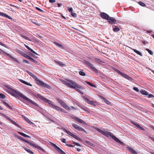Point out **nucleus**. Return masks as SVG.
Segmentation results:
<instances>
[{
    "label": "nucleus",
    "mask_w": 154,
    "mask_h": 154,
    "mask_svg": "<svg viewBox=\"0 0 154 154\" xmlns=\"http://www.w3.org/2000/svg\"><path fill=\"white\" fill-rule=\"evenodd\" d=\"M68 134L70 136L74 138L75 139L80 141H82V140L81 139H80L79 137H77L76 135H75L73 133H72L68 131Z\"/></svg>",
    "instance_id": "obj_14"
},
{
    "label": "nucleus",
    "mask_w": 154,
    "mask_h": 154,
    "mask_svg": "<svg viewBox=\"0 0 154 154\" xmlns=\"http://www.w3.org/2000/svg\"><path fill=\"white\" fill-rule=\"evenodd\" d=\"M73 144H74L75 145L78 146H81V145L78 143H76V142H74Z\"/></svg>",
    "instance_id": "obj_53"
},
{
    "label": "nucleus",
    "mask_w": 154,
    "mask_h": 154,
    "mask_svg": "<svg viewBox=\"0 0 154 154\" xmlns=\"http://www.w3.org/2000/svg\"><path fill=\"white\" fill-rule=\"evenodd\" d=\"M7 119L8 120L11 122V121H13V120H12L11 119H10V118H8V117H7Z\"/></svg>",
    "instance_id": "obj_61"
},
{
    "label": "nucleus",
    "mask_w": 154,
    "mask_h": 154,
    "mask_svg": "<svg viewBox=\"0 0 154 154\" xmlns=\"http://www.w3.org/2000/svg\"><path fill=\"white\" fill-rule=\"evenodd\" d=\"M49 2L51 3H54L55 2V0H49Z\"/></svg>",
    "instance_id": "obj_58"
},
{
    "label": "nucleus",
    "mask_w": 154,
    "mask_h": 154,
    "mask_svg": "<svg viewBox=\"0 0 154 154\" xmlns=\"http://www.w3.org/2000/svg\"><path fill=\"white\" fill-rule=\"evenodd\" d=\"M138 128L142 131H145V129L143 128L142 127H141L140 126Z\"/></svg>",
    "instance_id": "obj_59"
},
{
    "label": "nucleus",
    "mask_w": 154,
    "mask_h": 154,
    "mask_svg": "<svg viewBox=\"0 0 154 154\" xmlns=\"http://www.w3.org/2000/svg\"><path fill=\"white\" fill-rule=\"evenodd\" d=\"M66 80H65L63 79H60V81L62 82L65 85L67 86V82Z\"/></svg>",
    "instance_id": "obj_25"
},
{
    "label": "nucleus",
    "mask_w": 154,
    "mask_h": 154,
    "mask_svg": "<svg viewBox=\"0 0 154 154\" xmlns=\"http://www.w3.org/2000/svg\"><path fill=\"white\" fill-rule=\"evenodd\" d=\"M24 149L27 152L30 153V154H33V152L30 150V149H28L26 147L24 148Z\"/></svg>",
    "instance_id": "obj_26"
},
{
    "label": "nucleus",
    "mask_w": 154,
    "mask_h": 154,
    "mask_svg": "<svg viewBox=\"0 0 154 154\" xmlns=\"http://www.w3.org/2000/svg\"><path fill=\"white\" fill-rule=\"evenodd\" d=\"M68 87L72 88L74 89L77 87L80 90H83V87L77 84L76 82L72 80H68Z\"/></svg>",
    "instance_id": "obj_5"
},
{
    "label": "nucleus",
    "mask_w": 154,
    "mask_h": 154,
    "mask_svg": "<svg viewBox=\"0 0 154 154\" xmlns=\"http://www.w3.org/2000/svg\"><path fill=\"white\" fill-rule=\"evenodd\" d=\"M136 127L138 128H139V127L140 126L137 124V123L133 122L132 123Z\"/></svg>",
    "instance_id": "obj_48"
},
{
    "label": "nucleus",
    "mask_w": 154,
    "mask_h": 154,
    "mask_svg": "<svg viewBox=\"0 0 154 154\" xmlns=\"http://www.w3.org/2000/svg\"><path fill=\"white\" fill-rule=\"evenodd\" d=\"M2 101L3 102V103L4 104L5 106H7V105H8V104L5 101Z\"/></svg>",
    "instance_id": "obj_63"
},
{
    "label": "nucleus",
    "mask_w": 154,
    "mask_h": 154,
    "mask_svg": "<svg viewBox=\"0 0 154 154\" xmlns=\"http://www.w3.org/2000/svg\"><path fill=\"white\" fill-rule=\"evenodd\" d=\"M133 89L134 91H136L137 92H138L139 91V90L136 87H134L133 88Z\"/></svg>",
    "instance_id": "obj_51"
},
{
    "label": "nucleus",
    "mask_w": 154,
    "mask_h": 154,
    "mask_svg": "<svg viewBox=\"0 0 154 154\" xmlns=\"http://www.w3.org/2000/svg\"><path fill=\"white\" fill-rule=\"evenodd\" d=\"M5 14V13H2V12H0V16H2L3 17H4V14Z\"/></svg>",
    "instance_id": "obj_62"
},
{
    "label": "nucleus",
    "mask_w": 154,
    "mask_h": 154,
    "mask_svg": "<svg viewBox=\"0 0 154 154\" xmlns=\"http://www.w3.org/2000/svg\"><path fill=\"white\" fill-rule=\"evenodd\" d=\"M68 146L74 147V145H71L68 144Z\"/></svg>",
    "instance_id": "obj_60"
},
{
    "label": "nucleus",
    "mask_w": 154,
    "mask_h": 154,
    "mask_svg": "<svg viewBox=\"0 0 154 154\" xmlns=\"http://www.w3.org/2000/svg\"><path fill=\"white\" fill-rule=\"evenodd\" d=\"M27 73L33 79H34L37 82V84L39 86H42L44 88H46L48 89L51 88V87L49 85L46 84L44 82L39 80L37 77L32 72L28 71H26Z\"/></svg>",
    "instance_id": "obj_4"
},
{
    "label": "nucleus",
    "mask_w": 154,
    "mask_h": 154,
    "mask_svg": "<svg viewBox=\"0 0 154 154\" xmlns=\"http://www.w3.org/2000/svg\"><path fill=\"white\" fill-rule=\"evenodd\" d=\"M5 97L4 94L0 93V98L4 99L5 98Z\"/></svg>",
    "instance_id": "obj_44"
},
{
    "label": "nucleus",
    "mask_w": 154,
    "mask_h": 154,
    "mask_svg": "<svg viewBox=\"0 0 154 154\" xmlns=\"http://www.w3.org/2000/svg\"><path fill=\"white\" fill-rule=\"evenodd\" d=\"M18 138L21 140L23 141L24 142H26V143H27L29 144L30 145L33 146V147L37 148L38 149H40L43 152H45V150L44 149L41 147L40 146H39L38 145H35L33 143H31L29 142V141L27 140H26L24 139V138H23V137H18Z\"/></svg>",
    "instance_id": "obj_6"
},
{
    "label": "nucleus",
    "mask_w": 154,
    "mask_h": 154,
    "mask_svg": "<svg viewBox=\"0 0 154 154\" xmlns=\"http://www.w3.org/2000/svg\"><path fill=\"white\" fill-rule=\"evenodd\" d=\"M19 53L21 54V55H23V56H26V54L24 52H23V51H20L19 52Z\"/></svg>",
    "instance_id": "obj_50"
},
{
    "label": "nucleus",
    "mask_w": 154,
    "mask_h": 154,
    "mask_svg": "<svg viewBox=\"0 0 154 154\" xmlns=\"http://www.w3.org/2000/svg\"><path fill=\"white\" fill-rule=\"evenodd\" d=\"M30 60L31 61L34 62V63H37V62L35 60L33 59L32 58V57L30 59Z\"/></svg>",
    "instance_id": "obj_45"
},
{
    "label": "nucleus",
    "mask_w": 154,
    "mask_h": 154,
    "mask_svg": "<svg viewBox=\"0 0 154 154\" xmlns=\"http://www.w3.org/2000/svg\"><path fill=\"white\" fill-rule=\"evenodd\" d=\"M0 50H1L4 53V55L5 56H7L10 58H11L13 60H15V58L14 57H13L12 56H11V55L3 51L2 50H1L0 49Z\"/></svg>",
    "instance_id": "obj_16"
},
{
    "label": "nucleus",
    "mask_w": 154,
    "mask_h": 154,
    "mask_svg": "<svg viewBox=\"0 0 154 154\" xmlns=\"http://www.w3.org/2000/svg\"><path fill=\"white\" fill-rule=\"evenodd\" d=\"M55 62L60 66H65V64H64L62 63L61 62L55 61Z\"/></svg>",
    "instance_id": "obj_27"
},
{
    "label": "nucleus",
    "mask_w": 154,
    "mask_h": 154,
    "mask_svg": "<svg viewBox=\"0 0 154 154\" xmlns=\"http://www.w3.org/2000/svg\"><path fill=\"white\" fill-rule=\"evenodd\" d=\"M35 96L37 98H39L45 102L48 103L49 106L55 109L58 111L63 112V111L64 110V109H62L60 107L54 105V103L52 101L50 100L43 96L38 94H36V95H35Z\"/></svg>",
    "instance_id": "obj_3"
},
{
    "label": "nucleus",
    "mask_w": 154,
    "mask_h": 154,
    "mask_svg": "<svg viewBox=\"0 0 154 154\" xmlns=\"http://www.w3.org/2000/svg\"><path fill=\"white\" fill-rule=\"evenodd\" d=\"M107 20L109 24H112L116 23V20L114 17H109Z\"/></svg>",
    "instance_id": "obj_12"
},
{
    "label": "nucleus",
    "mask_w": 154,
    "mask_h": 154,
    "mask_svg": "<svg viewBox=\"0 0 154 154\" xmlns=\"http://www.w3.org/2000/svg\"><path fill=\"white\" fill-rule=\"evenodd\" d=\"M19 80L22 83L26 85H29V86H32V85L31 84H30L23 80L22 79H19Z\"/></svg>",
    "instance_id": "obj_19"
},
{
    "label": "nucleus",
    "mask_w": 154,
    "mask_h": 154,
    "mask_svg": "<svg viewBox=\"0 0 154 154\" xmlns=\"http://www.w3.org/2000/svg\"><path fill=\"white\" fill-rule=\"evenodd\" d=\"M84 63L91 69L93 71L96 73H98V71L97 69L93 65V64H91L88 61L85 60L84 61Z\"/></svg>",
    "instance_id": "obj_7"
},
{
    "label": "nucleus",
    "mask_w": 154,
    "mask_h": 154,
    "mask_svg": "<svg viewBox=\"0 0 154 154\" xmlns=\"http://www.w3.org/2000/svg\"><path fill=\"white\" fill-rule=\"evenodd\" d=\"M95 60H96V61H97V63H98L99 64H101V63L102 62V61L100 59L95 58Z\"/></svg>",
    "instance_id": "obj_29"
},
{
    "label": "nucleus",
    "mask_w": 154,
    "mask_h": 154,
    "mask_svg": "<svg viewBox=\"0 0 154 154\" xmlns=\"http://www.w3.org/2000/svg\"><path fill=\"white\" fill-rule=\"evenodd\" d=\"M25 120L28 123L30 124H33V123L31 122L27 118H26L25 119Z\"/></svg>",
    "instance_id": "obj_39"
},
{
    "label": "nucleus",
    "mask_w": 154,
    "mask_h": 154,
    "mask_svg": "<svg viewBox=\"0 0 154 154\" xmlns=\"http://www.w3.org/2000/svg\"><path fill=\"white\" fill-rule=\"evenodd\" d=\"M70 14L73 17H77L76 14L75 13L72 12V13H71Z\"/></svg>",
    "instance_id": "obj_40"
},
{
    "label": "nucleus",
    "mask_w": 154,
    "mask_h": 154,
    "mask_svg": "<svg viewBox=\"0 0 154 154\" xmlns=\"http://www.w3.org/2000/svg\"><path fill=\"white\" fill-rule=\"evenodd\" d=\"M36 10H37L40 11V12H43V11L40 8H38V7H36Z\"/></svg>",
    "instance_id": "obj_52"
},
{
    "label": "nucleus",
    "mask_w": 154,
    "mask_h": 154,
    "mask_svg": "<svg viewBox=\"0 0 154 154\" xmlns=\"http://www.w3.org/2000/svg\"><path fill=\"white\" fill-rule=\"evenodd\" d=\"M140 92V93L143 95H148V93L146 91L144 90H141Z\"/></svg>",
    "instance_id": "obj_20"
},
{
    "label": "nucleus",
    "mask_w": 154,
    "mask_h": 154,
    "mask_svg": "<svg viewBox=\"0 0 154 154\" xmlns=\"http://www.w3.org/2000/svg\"><path fill=\"white\" fill-rule=\"evenodd\" d=\"M56 100L57 101L60 103L61 105L66 109H67V105L65 104L63 101L60 99L56 98Z\"/></svg>",
    "instance_id": "obj_10"
},
{
    "label": "nucleus",
    "mask_w": 154,
    "mask_h": 154,
    "mask_svg": "<svg viewBox=\"0 0 154 154\" xmlns=\"http://www.w3.org/2000/svg\"><path fill=\"white\" fill-rule=\"evenodd\" d=\"M100 15L102 18L106 20H108L109 17L108 14L103 12L100 13Z\"/></svg>",
    "instance_id": "obj_15"
},
{
    "label": "nucleus",
    "mask_w": 154,
    "mask_h": 154,
    "mask_svg": "<svg viewBox=\"0 0 154 154\" xmlns=\"http://www.w3.org/2000/svg\"><path fill=\"white\" fill-rule=\"evenodd\" d=\"M79 89L78 88H76L75 90L76 91L79 92V93L83 94V93L81 91L79 90Z\"/></svg>",
    "instance_id": "obj_38"
},
{
    "label": "nucleus",
    "mask_w": 154,
    "mask_h": 154,
    "mask_svg": "<svg viewBox=\"0 0 154 154\" xmlns=\"http://www.w3.org/2000/svg\"><path fill=\"white\" fill-rule=\"evenodd\" d=\"M54 43L57 47H59V48L61 49L63 48V47L62 46V45H60V44L57 42H55Z\"/></svg>",
    "instance_id": "obj_30"
},
{
    "label": "nucleus",
    "mask_w": 154,
    "mask_h": 154,
    "mask_svg": "<svg viewBox=\"0 0 154 154\" xmlns=\"http://www.w3.org/2000/svg\"><path fill=\"white\" fill-rule=\"evenodd\" d=\"M32 20H31V22L35 24V25H36L38 26H40V25H41V24L39 23H38V22H33V21H32Z\"/></svg>",
    "instance_id": "obj_46"
},
{
    "label": "nucleus",
    "mask_w": 154,
    "mask_h": 154,
    "mask_svg": "<svg viewBox=\"0 0 154 154\" xmlns=\"http://www.w3.org/2000/svg\"><path fill=\"white\" fill-rule=\"evenodd\" d=\"M18 133L21 135L26 137H27L28 138H31V137L21 132H18Z\"/></svg>",
    "instance_id": "obj_23"
},
{
    "label": "nucleus",
    "mask_w": 154,
    "mask_h": 154,
    "mask_svg": "<svg viewBox=\"0 0 154 154\" xmlns=\"http://www.w3.org/2000/svg\"><path fill=\"white\" fill-rule=\"evenodd\" d=\"M96 129L104 136L108 137L110 136L118 143H120L122 145H124V143L123 142L120 140L113 135L110 132L106 131L104 129L102 130L98 128H96Z\"/></svg>",
    "instance_id": "obj_2"
},
{
    "label": "nucleus",
    "mask_w": 154,
    "mask_h": 154,
    "mask_svg": "<svg viewBox=\"0 0 154 154\" xmlns=\"http://www.w3.org/2000/svg\"><path fill=\"white\" fill-rule=\"evenodd\" d=\"M84 99L86 101H87L88 103V104H90V105H92V106H95L96 105L95 103L97 104V102H94L93 101H90V100H89V99H88V98H87L85 97L84 98Z\"/></svg>",
    "instance_id": "obj_11"
},
{
    "label": "nucleus",
    "mask_w": 154,
    "mask_h": 154,
    "mask_svg": "<svg viewBox=\"0 0 154 154\" xmlns=\"http://www.w3.org/2000/svg\"><path fill=\"white\" fill-rule=\"evenodd\" d=\"M138 4L140 5L141 6H143V7H145L146 6V4L143 3L142 2H138Z\"/></svg>",
    "instance_id": "obj_32"
},
{
    "label": "nucleus",
    "mask_w": 154,
    "mask_h": 154,
    "mask_svg": "<svg viewBox=\"0 0 154 154\" xmlns=\"http://www.w3.org/2000/svg\"><path fill=\"white\" fill-rule=\"evenodd\" d=\"M11 122L15 126L17 127H20V126L16 122H15L14 121H11Z\"/></svg>",
    "instance_id": "obj_35"
},
{
    "label": "nucleus",
    "mask_w": 154,
    "mask_h": 154,
    "mask_svg": "<svg viewBox=\"0 0 154 154\" xmlns=\"http://www.w3.org/2000/svg\"><path fill=\"white\" fill-rule=\"evenodd\" d=\"M108 105H110L111 104V103L107 99H105V98H104L103 100Z\"/></svg>",
    "instance_id": "obj_31"
},
{
    "label": "nucleus",
    "mask_w": 154,
    "mask_h": 154,
    "mask_svg": "<svg viewBox=\"0 0 154 154\" xmlns=\"http://www.w3.org/2000/svg\"><path fill=\"white\" fill-rule=\"evenodd\" d=\"M114 70H115V71L116 72L119 74L122 77L127 79L128 77H129L126 74H124V73H122V72H121L118 69L115 68L114 69Z\"/></svg>",
    "instance_id": "obj_13"
},
{
    "label": "nucleus",
    "mask_w": 154,
    "mask_h": 154,
    "mask_svg": "<svg viewBox=\"0 0 154 154\" xmlns=\"http://www.w3.org/2000/svg\"><path fill=\"white\" fill-rule=\"evenodd\" d=\"M2 101L3 102V103L4 104L5 106H7V105H8V104L5 101Z\"/></svg>",
    "instance_id": "obj_64"
},
{
    "label": "nucleus",
    "mask_w": 154,
    "mask_h": 154,
    "mask_svg": "<svg viewBox=\"0 0 154 154\" xmlns=\"http://www.w3.org/2000/svg\"><path fill=\"white\" fill-rule=\"evenodd\" d=\"M4 17H5L6 18H8L9 19H11L12 18H11L9 16H8V15L7 14H4Z\"/></svg>",
    "instance_id": "obj_43"
},
{
    "label": "nucleus",
    "mask_w": 154,
    "mask_h": 154,
    "mask_svg": "<svg viewBox=\"0 0 154 154\" xmlns=\"http://www.w3.org/2000/svg\"><path fill=\"white\" fill-rule=\"evenodd\" d=\"M8 89L11 91V94L13 96L16 97H17L18 96H19L20 97L23 98L24 99L28 101L29 103L37 106L38 107H39V106L38 104L32 100L29 99L25 96L22 94L20 92L16 91L10 87L8 88Z\"/></svg>",
    "instance_id": "obj_1"
},
{
    "label": "nucleus",
    "mask_w": 154,
    "mask_h": 154,
    "mask_svg": "<svg viewBox=\"0 0 154 154\" xmlns=\"http://www.w3.org/2000/svg\"><path fill=\"white\" fill-rule=\"evenodd\" d=\"M23 62L24 63H27V64H29V62L27 61V60H23Z\"/></svg>",
    "instance_id": "obj_54"
},
{
    "label": "nucleus",
    "mask_w": 154,
    "mask_h": 154,
    "mask_svg": "<svg viewBox=\"0 0 154 154\" xmlns=\"http://www.w3.org/2000/svg\"><path fill=\"white\" fill-rule=\"evenodd\" d=\"M149 95V97L150 98H153L154 97V96L152 94H150L149 95Z\"/></svg>",
    "instance_id": "obj_56"
},
{
    "label": "nucleus",
    "mask_w": 154,
    "mask_h": 154,
    "mask_svg": "<svg viewBox=\"0 0 154 154\" xmlns=\"http://www.w3.org/2000/svg\"><path fill=\"white\" fill-rule=\"evenodd\" d=\"M57 151L61 154H66L60 148Z\"/></svg>",
    "instance_id": "obj_33"
},
{
    "label": "nucleus",
    "mask_w": 154,
    "mask_h": 154,
    "mask_svg": "<svg viewBox=\"0 0 154 154\" xmlns=\"http://www.w3.org/2000/svg\"><path fill=\"white\" fill-rule=\"evenodd\" d=\"M146 51H147L148 53L151 55H152L153 54V53L152 52V51H151L149 49H146Z\"/></svg>",
    "instance_id": "obj_41"
},
{
    "label": "nucleus",
    "mask_w": 154,
    "mask_h": 154,
    "mask_svg": "<svg viewBox=\"0 0 154 154\" xmlns=\"http://www.w3.org/2000/svg\"><path fill=\"white\" fill-rule=\"evenodd\" d=\"M26 48L29 51H30L32 53L35 54L36 55H38L32 49H31L29 47L26 45H25Z\"/></svg>",
    "instance_id": "obj_22"
},
{
    "label": "nucleus",
    "mask_w": 154,
    "mask_h": 154,
    "mask_svg": "<svg viewBox=\"0 0 154 154\" xmlns=\"http://www.w3.org/2000/svg\"><path fill=\"white\" fill-rule=\"evenodd\" d=\"M50 143L51 144V145L54 147L55 149L57 151L60 148L58 147L54 143L51 142H50Z\"/></svg>",
    "instance_id": "obj_21"
},
{
    "label": "nucleus",
    "mask_w": 154,
    "mask_h": 154,
    "mask_svg": "<svg viewBox=\"0 0 154 154\" xmlns=\"http://www.w3.org/2000/svg\"><path fill=\"white\" fill-rule=\"evenodd\" d=\"M61 141L65 143L66 142V139L65 138H63L61 139Z\"/></svg>",
    "instance_id": "obj_57"
},
{
    "label": "nucleus",
    "mask_w": 154,
    "mask_h": 154,
    "mask_svg": "<svg viewBox=\"0 0 154 154\" xmlns=\"http://www.w3.org/2000/svg\"><path fill=\"white\" fill-rule=\"evenodd\" d=\"M79 74L80 75L82 76H84L85 75V73L84 72L81 71H80L79 72Z\"/></svg>",
    "instance_id": "obj_37"
},
{
    "label": "nucleus",
    "mask_w": 154,
    "mask_h": 154,
    "mask_svg": "<svg viewBox=\"0 0 154 154\" xmlns=\"http://www.w3.org/2000/svg\"><path fill=\"white\" fill-rule=\"evenodd\" d=\"M82 109L84 110L86 112H88L89 109L86 107H82Z\"/></svg>",
    "instance_id": "obj_42"
},
{
    "label": "nucleus",
    "mask_w": 154,
    "mask_h": 154,
    "mask_svg": "<svg viewBox=\"0 0 154 154\" xmlns=\"http://www.w3.org/2000/svg\"><path fill=\"white\" fill-rule=\"evenodd\" d=\"M129 48L132 50L134 51L138 55L140 56H143L142 54L139 51L136 50V49H133L129 47Z\"/></svg>",
    "instance_id": "obj_17"
},
{
    "label": "nucleus",
    "mask_w": 154,
    "mask_h": 154,
    "mask_svg": "<svg viewBox=\"0 0 154 154\" xmlns=\"http://www.w3.org/2000/svg\"><path fill=\"white\" fill-rule=\"evenodd\" d=\"M128 149L133 154H137V152L135 151L133 148L130 147H128Z\"/></svg>",
    "instance_id": "obj_18"
},
{
    "label": "nucleus",
    "mask_w": 154,
    "mask_h": 154,
    "mask_svg": "<svg viewBox=\"0 0 154 154\" xmlns=\"http://www.w3.org/2000/svg\"><path fill=\"white\" fill-rule=\"evenodd\" d=\"M72 118L78 123H81L84 125H87V124L85 122L78 117H74Z\"/></svg>",
    "instance_id": "obj_9"
},
{
    "label": "nucleus",
    "mask_w": 154,
    "mask_h": 154,
    "mask_svg": "<svg viewBox=\"0 0 154 154\" xmlns=\"http://www.w3.org/2000/svg\"><path fill=\"white\" fill-rule=\"evenodd\" d=\"M88 145L91 146H94V144L92 143H90V142L88 141H86L85 142Z\"/></svg>",
    "instance_id": "obj_36"
},
{
    "label": "nucleus",
    "mask_w": 154,
    "mask_h": 154,
    "mask_svg": "<svg viewBox=\"0 0 154 154\" xmlns=\"http://www.w3.org/2000/svg\"><path fill=\"white\" fill-rule=\"evenodd\" d=\"M68 11L70 13H72L73 11V9L72 8H68Z\"/></svg>",
    "instance_id": "obj_47"
},
{
    "label": "nucleus",
    "mask_w": 154,
    "mask_h": 154,
    "mask_svg": "<svg viewBox=\"0 0 154 154\" xmlns=\"http://www.w3.org/2000/svg\"><path fill=\"white\" fill-rule=\"evenodd\" d=\"M120 29L118 26H115V28H113V30L115 32H118L120 30Z\"/></svg>",
    "instance_id": "obj_24"
},
{
    "label": "nucleus",
    "mask_w": 154,
    "mask_h": 154,
    "mask_svg": "<svg viewBox=\"0 0 154 154\" xmlns=\"http://www.w3.org/2000/svg\"><path fill=\"white\" fill-rule=\"evenodd\" d=\"M86 82L89 85H90V86H91V87H94V88L96 87V86L95 85H94L92 84L91 83L89 82H88V81H86Z\"/></svg>",
    "instance_id": "obj_28"
},
{
    "label": "nucleus",
    "mask_w": 154,
    "mask_h": 154,
    "mask_svg": "<svg viewBox=\"0 0 154 154\" xmlns=\"http://www.w3.org/2000/svg\"><path fill=\"white\" fill-rule=\"evenodd\" d=\"M72 126L76 130H78L79 131H84L85 133H87L85 130L81 127L75 124H72Z\"/></svg>",
    "instance_id": "obj_8"
},
{
    "label": "nucleus",
    "mask_w": 154,
    "mask_h": 154,
    "mask_svg": "<svg viewBox=\"0 0 154 154\" xmlns=\"http://www.w3.org/2000/svg\"><path fill=\"white\" fill-rule=\"evenodd\" d=\"M0 45H1L2 46H3V47H5L6 48V46L5 45V44H3V43H2V42H0Z\"/></svg>",
    "instance_id": "obj_55"
},
{
    "label": "nucleus",
    "mask_w": 154,
    "mask_h": 154,
    "mask_svg": "<svg viewBox=\"0 0 154 154\" xmlns=\"http://www.w3.org/2000/svg\"><path fill=\"white\" fill-rule=\"evenodd\" d=\"M20 35L23 38H24L26 40H29V41H30V40L29 38L28 37L26 36H24L22 34H21Z\"/></svg>",
    "instance_id": "obj_34"
},
{
    "label": "nucleus",
    "mask_w": 154,
    "mask_h": 154,
    "mask_svg": "<svg viewBox=\"0 0 154 154\" xmlns=\"http://www.w3.org/2000/svg\"><path fill=\"white\" fill-rule=\"evenodd\" d=\"M26 58L29 59V60H30V59L31 58V57H30L29 56L27 55V54H26V56H24Z\"/></svg>",
    "instance_id": "obj_49"
}]
</instances>
